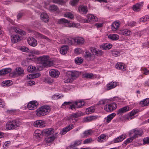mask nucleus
Here are the masks:
<instances>
[{"label": "nucleus", "mask_w": 149, "mask_h": 149, "mask_svg": "<svg viewBox=\"0 0 149 149\" xmlns=\"http://www.w3.org/2000/svg\"><path fill=\"white\" fill-rule=\"evenodd\" d=\"M68 73L69 76L73 80L78 77L80 74L79 72L75 70L70 71Z\"/></svg>", "instance_id": "nucleus-11"}, {"label": "nucleus", "mask_w": 149, "mask_h": 149, "mask_svg": "<svg viewBox=\"0 0 149 149\" xmlns=\"http://www.w3.org/2000/svg\"><path fill=\"white\" fill-rule=\"evenodd\" d=\"M40 18L42 20L45 22H47L49 19L48 15L45 13H42L41 14Z\"/></svg>", "instance_id": "nucleus-23"}, {"label": "nucleus", "mask_w": 149, "mask_h": 149, "mask_svg": "<svg viewBox=\"0 0 149 149\" xmlns=\"http://www.w3.org/2000/svg\"><path fill=\"white\" fill-rule=\"evenodd\" d=\"M143 132L141 130H138L136 129L132 130L130 131L129 134L130 136L133 134V136L136 139L141 136Z\"/></svg>", "instance_id": "nucleus-4"}, {"label": "nucleus", "mask_w": 149, "mask_h": 149, "mask_svg": "<svg viewBox=\"0 0 149 149\" xmlns=\"http://www.w3.org/2000/svg\"><path fill=\"white\" fill-rule=\"evenodd\" d=\"M22 37L18 35H13L11 36V41L13 43H15L21 40Z\"/></svg>", "instance_id": "nucleus-16"}, {"label": "nucleus", "mask_w": 149, "mask_h": 149, "mask_svg": "<svg viewBox=\"0 0 149 149\" xmlns=\"http://www.w3.org/2000/svg\"><path fill=\"white\" fill-rule=\"evenodd\" d=\"M36 68L34 66L29 65L27 68V71L30 72H36Z\"/></svg>", "instance_id": "nucleus-41"}, {"label": "nucleus", "mask_w": 149, "mask_h": 149, "mask_svg": "<svg viewBox=\"0 0 149 149\" xmlns=\"http://www.w3.org/2000/svg\"><path fill=\"white\" fill-rule=\"evenodd\" d=\"M120 23L117 21L114 22L111 25V29L113 31H116L119 27Z\"/></svg>", "instance_id": "nucleus-27"}, {"label": "nucleus", "mask_w": 149, "mask_h": 149, "mask_svg": "<svg viewBox=\"0 0 149 149\" xmlns=\"http://www.w3.org/2000/svg\"><path fill=\"white\" fill-rule=\"evenodd\" d=\"M83 61V59L81 57H77L75 59V63L78 64H81Z\"/></svg>", "instance_id": "nucleus-48"}, {"label": "nucleus", "mask_w": 149, "mask_h": 149, "mask_svg": "<svg viewBox=\"0 0 149 149\" xmlns=\"http://www.w3.org/2000/svg\"><path fill=\"white\" fill-rule=\"evenodd\" d=\"M15 71L10 73V77H15L24 74L23 69L19 67H17L15 69Z\"/></svg>", "instance_id": "nucleus-3"}, {"label": "nucleus", "mask_w": 149, "mask_h": 149, "mask_svg": "<svg viewBox=\"0 0 149 149\" xmlns=\"http://www.w3.org/2000/svg\"><path fill=\"white\" fill-rule=\"evenodd\" d=\"M50 111L49 106H42L36 111V114L39 117H40L47 115Z\"/></svg>", "instance_id": "nucleus-1"}, {"label": "nucleus", "mask_w": 149, "mask_h": 149, "mask_svg": "<svg viewBox=\"0 0 149 149\" xmlns=\"http://www.w3.org/2000/svg\"><path fill=\"white\" fill-rule=\"evenodd\" d=\"M14 29L16 33H18L22 36L25 35L26 34V33L24 31L18 28L15 27Z\"/></svg>", "instance_id": "nucleus-42"}, {"label": "nucleus", "mask_w": 149, "mask_h": 149, "mask_svg": "<svg viewBox=\"0 0 149 149\" xmlns=\"http://www.w3.org/2000/svg\"><path fill=\"white\" fill-rule=\"evenodd\" d=\"M142 6V3H137L133 6L132 9L134 11H139Z\"/></svg>", "instance_id": "nucleus-24"}, {"label": "nucleus", "mask_w": 149, "mask_h": 149, "mask_svg": "<svg viewBox=\"0 0 149 149\" xmlns=\"http://www.w3.org/2000/svg\"><path fill=\"white\" fill-rule=\"evenodd\" d=\"M63 96L61 95H59L58 94H56L53 95L52 98L54 99H58L61 97H63Z\"/></svg>", "instance_id": "nucleus-57"}, {"label": "nucleus", "mask_w": 149, "mask_h": 149, "mask_svg": "<svg viewBox=\"0 0 149 149\" xmlns=\"http://www.w3.org/2000/svg\"><path fill=\"white\" fill-rule=\"evenodd\" d=\"M38 59L40 61L42 65L44 67H50L53 64L52 62L50 60L49 57L48 56H40L38 58Z\"/></svg>", "instance_id": "nucleus-2"}, {"label": "nucleus", "mask_w": 149, "mask_h": 149, "mask_svg": "<svg viewBox=\"0 0 149 149\" xmlns=\"http://www.w3.org/2000/svg\"><path fill=\"white\" fill-rule=\"evenodd\" d=\"M55 137L54 135L47 136L45 139V141L47 143H49L53 141Z\"/></svg>", "instance_id": "nucleus-34"}, {"label": "nucleus", "mask_w": 149, "mask_h": 149, "mask_svg": "<svg viewBox=\"0 0 149 149\" xmlns=\"http://www.w3.org/2000/svg\"><path fill=\"white\" fill-rule=\"evenodd\" d=\"M141 70L144 74L146 75L149 74V70L146 68L141 69Z\"/></svg>", "instance_id": "nucleus-59"}, {"label": "nucleus", "mask_w": 149, "mask_h": 149, "mask_svg": "<svg viewBox=\"0 0 149 149\" xmlns=\"http://www.w3.org/2000/svg\"><path fill=\"white\" fill-rule=\"evenodd\" d=\"M117 82H111L109 83L107 85V89L109 90L115 88L117 86Z\"/></svg>", "instance_id": "nucleus-21"}, {"label": "nucleus", "mask_w": 149, "mask_h": 149, "mask_svg": "<svg viewBox=\"0 0 149 149\" xmlns=\"http://www.w3.org/2000/svg\"><path fill=\"white\" fill-rule=\"evenodd\" d=\"M79 13L82 14H86L88 11L87 7L86 6H80L78 8Z\"/></svg>", "instance_id": "nucleus-15"}, {"label": "nucleus", "mask_w": 149, "mask_h": 149, "mask_svg": "<svg viewBox=\"0 0 149 149\" xmlns=\"http://www.w3.org/2000/svg\"><path fill=\"white\" fill-rule=\"evenodd\" d=\"M2 85L4 87L6 86H9V81L8 80L7 81H4L2 82Z\"/></svg>", "instance_id": "nucleus-58"}, {"label": "nucleus", "mask_w": 149, "mask_h": 149, "mask_svg": "<svg viewBox=\"0 0 149 149\" xmlns=\"http://www.w3.org/2000/svg\"><path fill=\"white\" fill-rule=\"evenodd\" d=\"M112 47V45L110 43H106L102 44L100 46V48L102 49L108 50Z\"/></svg>", "instance_id": "nucleus-26"}, {"label": "nucleus", "mask_w": 149, "mask_h": 149, "mask_svg": "<svg viewBox=\"0 0 149 149\" xmlns=\"http://www.w3.org/2000/svg\"><path fill=\"white\" fill-rule=\"evenodd\" d=\"M86 17L89 22L90 21L95 22L97 20V18L96 16L91 14H88Z\"/></svg>", "instance_id": "nucleus-28"}, {"label": "nucleus", "mask_w": 149, "mask_h": 149, "mask_svg": "<svg viewBox=\"0 0 149 149\" xmlns=\"http://www.w3.org/2000/svg\"><path fill=\"white\" fill-rule=\"evenodd\" d=\"M9 146V141H7L4 143L3 147L4 149H8Z\"/></svg>", "instance_id": "nucleus-63"}, {"label": "nucleus", "mask_w": 149, "mask_h": 149, "mask_svg": "<svg viewBox=\"0 0 149 149\" xmlns=\"http://www.w3.org/2000/svg\"><path fill=\"white\" fill-rule=\"evenodd\" d=\"M95 110V108L93 107H91L86 109V112L87 114H89L93 113Z\"/></svg>", "instance_id": "nucleus-47"}, {"label": "nucleus", "mask_w": 149, "mask_h": 149, "mask_svg": "<svg viewBox=\"0 0 149 149\" xmlns=\"http://www.w3.org/2000/svg\"><path fill=\"white\" fill-rule=\"evenodd\" d=\"M117 69L121 70L123 71H124L126 70V67L124 64L122 63H118L116 65Z\"/></svg>", "instance_id": "nucleus-32"}, {"label": "nucleus", "mask_w": 149, "mask_h": 149, "mask_svg": "<svg viewBox=\"0 0 149 149\" xmlns=\"http://www.w3.org/2000/svg\"><path fill=\"white\" fill-rule=\"evenodd\" d=\"M38 105V102L35 101H31L27 104L28 109L30 110H33L37 108Z\"/></svg>", "instance_id": "nucleus-7"}, {"label": "nucleus", "mask_w": 149, "mask_h": 149, "mask_svg": "<svg viewBox=\"0 0 149 149\" xmlns=\"http://www.w3.org/2000/svg\"><path fill=\"white\" fill-rule=\"evenodd\" d=\"M134 139H135L133 136L128 138L125 141V143L127 144L128 143L131 142Z\"/></svg>", "instance_id": "nucleus-60"}, {"label": "nucleus", "mask_w": 149, "mask_h": 149, "mask_svg": "<svg viewBox=\"0 0 149 149\" xmlns=\"http://www.w3.org/2000/svg\"><path fill=\"white\" fill-rule=\"evenodd\" d=\"M82 76L83 77L90 79L93 77V74L92 73H85L83 74Z\"/></svg>", "instance_id": "nucleus-50"}, {"label": "nucleus", "mask_w": 149, "mask_h": 149, "mask_svg": "<svg viewBox=\"0 0 149 149\" xmlns=\"http://www.w3.org/2000/svg\"><path fill=\"white\" fill-rule=\"evenodd\" d=\"M84 54V57L88 61L93 60L95 58V56L93 54H92L88 51L85 52Z\"/></svg>", "instance_id": "nucleus-10"}, {"label": "nucleus", "mask_w": 149, "mask_h": 149, "mask_svg": "<svg viewBox=\"0 0 149 149\" xmlns=\"http://www.w3.org/2000/svg\"><path fill=\"white\" fill-rule=\"evenodd\" d=\"M93 133V132L91 130H87L83 133V136L86 137L88 136L91 135Z\"/></svg>", "instance_id": "nucleus-45"}, {"label": "nucleus", "mask_w": 149, "mask_h": 149, "mask_svg": "<svg viewBox=\"0 0 149 149\" xmlns=\"http://www.w3.org/2000/svg\"><path fill=\"white\" fill-rule=\"evenodd\" d=\"M117 107V106L116 104L115 103H113L111 104H109L108 105H105L104 107V109L107 112H111L114 110Z\"/></svg>", "instance_id": "nucleus-6"}, {"label": "nucleus", "mask_w": 149, "mask_h": 149, "mask_svg": "<svg viewBox=\"0 0 149 149\" xmlns=\"http://www.w3.org/2000/svg\"><path fill=\"white\" fill-rule=\"evenodd\" d=\"M85 102L83 100H80L75 102V104L76 105L77 108H80L83 106L85 104Z\"/></svg>", "instance_id": "nucleus-29"}, {"label": "nucleus", "mask_w": 149, "mask_h": 149, "mask_svg": "<svg viewBox=\"0 0 149 149\" xmlns=\"http://www.w3.org/2000/svg\"><path fill=\"white\" fill-rule=\"evenodd\" d=\"M72 40L74 43L79 45H82L85 42L84 39L81 37L74 38H72Z\"/></svg>", "instance_id": "nucleus-12"}, {"label": "nucleus", "mask_w": 149, "mask_h": 149, "mask_svg": "<svg viewBox=\"0 0 149 149\" xmlns=\"http://www.w3.org/2000/svg\"><path fill=\"white\" fill-rule=\"evenodd\" d=\"M9 72V68H5L0 70V76H4L8 74Z\"/></svg>", "instance_id": "nucleus-39"}, {"label": "nucleus", "mask_w": 149, "mask_h": 149, "mask_svg": "<svg viewBox=\"0 0 149 149\" xmlns=\"http://www.w3.org/2000/svg\"><path fill=\"white\" fill-rule=\"evenodd\" d=\"M30 53L31 54V55L33 56L34 55H39L40 53L39 51L38 50H31Z\"/></svg>", "instance_id": "nucleus-52"}, {"label": "nucleus", "mask_w": 149, "mask_h": 149, "mask_svg": "<svg viewBox=\"0 0 149 149\" xmlns=\"http://www.w3.org/2000/svg\"><path fill=\"white\" fill-rule=\"evenodd\" d=\"M42 132L39 130H36L34 133V138L37 139H39L41 136Z\"/></svg>", "instance_id": "nucleus-35"}, {"label": "nucleus", "mask_w": 149, "mask_h": 149, "mask_svg": "<svg viewBox=\"0 0 149 149\" xmlns=\"http://www.w3.org/2000/svg\"><path fill=\"white\" fill-rule=\"evenodd\" d=\"M140 104L141 107L146 106L149 105V98L146 99L140 102Z\"/></svg>", "instance_id": "nucleus-38"}, {"label": "nucleus", "mask_w": 149, "mask_h": 149, "mask_svg": "<svg viewBox=\"0 0 149 149\" xmlns=\"http://www.w3.org/2000/svg\"><path fill=\"white\" fill-rule=\"evenodd\" d=\"M58 22L59 24H67L65 25L66 27H74L76 26L74 23H70V21L65 18H62L58 20Z\"/></svg>", "instance_id": "nucleus-5"}, {"label": "nucleus", "mask_w": 149, "mask_h": 149, "mask_svg": "<svg viewBox=\"0 0 149 149\" xmlns=\"http://www.w3.org/2000/svg\"><path fill=\"white\" fill-rule=\"evenodd\" d=\"M142 32L141 31H139L138 32H136L134 33V35L137 38H139L142 35Z\"/></svg>", "instance_id": "nucleus-64"}, {"label": "nucleus", "mask_w": 149, "mask_h": 149, "mask_svg": "<svg viewBox=\"0 0 149 149\" xmlns=\"http://www.w3.org/2000/svg\"><path fill=\"white\" fill-rule=\"evenodd\" d=\"M107 137L105 134H102L98 137L97 141L100 142H103L106 140Z\"/></svg>", "instance_id": "nucleus-44"}, {"label": "nucleus", "mask_w": 149, "mask_h": 149, "mask_svg": "<svg viewBox=\"0 0 149 149\" xmlns=\"http://www.w3.org/2000/svg\"><path fill=\"white\" fill-rule=\"evenodd\" d=\"M20 50L22 51L25 52H29L30 51L28 48L25 47H22L20 48Z\"/></svg>", "instance_id": "nucleus-61"}, {"label": "nucleus", "mask_w": 149, "mask_h": 149, "mask_svg": "<svg viewBox=\"0 0 149 149\" xmlns=\"http://www.w3.org/2000/svg\"><path fill=\"white\" fill-rule=\"evenodd\" d=\"M73 80L72 79L71 77H70L68 73L65 77V78L64 79V82L65 83H68L72 82Z\"/></svg>", "instance_id": "nucleus-40"}, {"label": "nucleus", "mask_w": 149, "mask_h": 149, "mask_svg": "<svg viewBox=\"0 0 149 149\" xmlns=\"http://www.w3.org/2000/svg\"><path fill=\"white\" fill-rule=\"evenodd\" d=\"M131 109L128 106H125L121 108L117 111V114L121 115L123 113L130 110Z\"/></svg>", "instance_id": "nucleus-14"}, {"label": "nucleus", "mask_w": 149, "mask_h": 149, "mask_svg": "<svg viewBox=\"0 0 149 149\" xmlns=\"http://www.w3.org/2000/svg\"><path fill=\"white\" fill-rule=\"evenodd\" d=\"M136 113V111L134 110L132 111L130 113V115L127 117L128 119H131L133 118L134 116Z\"/></svg>", "instance_id": "nucleus-49"}, {"label": "nucleus", "mask_w": 149, "mask_h": 149, "mask_svg": "<svg viewBox=\"0 0 149 149\" xmlns=\"http://www.w3.org/2000/svg\"><path fill=\"white\" fill-rule=\"evenodd\" d=\"M53 1L54 3L61 4H63L65 3V1L63 0H53Z\"/></svg>", "instance_id": "nucleus-55"}, {"label": "nucleus", "mask_w": 149, "mask_h": 149, "mask_svg": "<svg viewBox=\"0 0 149 149\" xmlns=\"http://www.w3.org/2000/svg\"><path fill=\"white\" fill-rule=\"evenodd\" d=\"M20 125V123L17 120H10V130L15 129Z\"/></svg>", "instance_id": "nucleus-9"}, {"label": "nucleus", "mask_w": 149, "mask_h": 149, "mask_svg": "<svg viewBox=\"0 0 149 149\" xmlns=\"http://www.w3.org/2000/svg\"><path fill=\"white\" fill-rule=\"evenodd\" d=\"M27 41L29 45L33 47L36 46L38 44L37 41L31 37L28 38Z\"/></svg>", "instance_id": "nucleus-13"}, {"label": "nucleus", "mask_w": 149, "mask_h": 149, "mask_svg": "<svg viewBox=\"0 0 149 149\" xmlns=\"http://www.w3.org/2000/svg\"><path fill=\"white\" fill-rule=\"evenodd\" d=\"M122 34L125 36H130L132 34L131 31L127 29H125L122 31Z\"/></svg>", "instance_id": "nucleus-43"}, {"label": "nucleus", "mask_w": 149, "mask_h": 149, "mask_svg": "<svg viewBox=\"0 0 149 149\" xmlns=\"http://www.w3.org/2000/svg\"><path fill=\"white\" fill-rule=\"evenodd\" d=\"M58 9V7L56 5H52L50 6L49 9L51 11H56Z\"/></svg>", "instance_id": "nucleus-54"}, {"label": "nucleus", "mask_w": 149, "mask_h": 149, "mask_svg": "<svg viewBox=\"0 0 149 149\" xmlns=\"http://www.w3.org/2000/svg\"><path fill=\"white\" fill-rule=\"evenodd\" d=\"M81 140H78L75 141L74 142L73 144H72L70 145V147L73 148L76 146H79L81 143Z\"/></svg>", "instance_id": "nucleus-51"}, {"label": "nucleus", "mask_w": 149, "mask_h": 149, "mask_svg": "<svg viewBox=\"0 0 149 149\" xmlns=\"http://www.w3.org/2000/svg\"><path fill=\"white\" fill-rule=\"evenodd\" d=\"M79 0H72L70 2V4L72 6H75L78 2Z\"/></svg>", "instance_id": "nucleus-62"}, {"label": "nucleus", "mask_w": 149, "mask_h": 149, "mask_svg": "<svg viewBox=\"0 0 149 149\" xmlns=\"http://www.w3.org/2000/svg\"><path fill=\"white\" fill-rule=\"evenodd\" d=\"M125 135L122 134L118 138L115 139L114 140V143H117L121 142L125 138Z\"/></svg>", "instance_id": "nucleus-37"}, {"label": "nucleus", "mask_w": 149, "mask_h": 149, "mask_svg": "<svg viewBox=\"0 0 149 149\" xmlns=\"http://www.w3.org/2000/svg\"><path fill=\"white\" fill-rule=\"evenodd\" d=\"M97 118L96 116H91L84 118L83 119V122H89Z\"/></svg>", "instance_id": "nucleus-36"}, {"label": "nucleus", "mask_w": 149, "mask_h": 149, "mask_svg": "<svg viewBox=\"0 0 149 149\" xmlns=\"http://www.w3.org/2000/svg\"><path fill=\"white\" fill-rule=\"evenodd\" d=\"M34 34L36 37L38 39H45L49 42H51V40L45 36L38 32H35Z\"/></svg>", "instance_id": "nucleus-17"}, {"label": "nucleus", "mask_w": 149, "mask_h": 149, "mask_svg": "<svg viewBox=\"0 0 149 149\" xmlns=\"http://www.w3.org/2000/svg\"><path fill=\"white\" fill-rule=\"evenodd\" d=\"M74 127L73 124L67 126L63 128L62 131H61L60 133L61 134H64L66 133L67 132L72 129Z\"/></svg>", "instance_id": "nucleus-18"}, {"label": "nucleus", "mask_w": 149, "mask_h": 149, "mask_svg": "<svg viewBox=\"0 0 149 149\" xmlns=\"http://www.w3.org/2000/svg\"><path fill=\"white\" fill-rule=\"evenodd\" d=\"M79 116L77 114L75 113L72 114L70 117L69 121L71 123L75 122L77 121V118Z\"/></svg>", "instance_id": "nucleus-20"}, {"label": "nucleus", "mask_w": 149, "mask_h": 149, "mask_svg": "<svg viewBox=\"0 0 149 149\" xmlns=\"http://www.w3.org/2000/svg\"><path fill=\"white\" fill-rule=\"evenodd\" d=\"M120 54V52L116 50H113L112 52V55L113 56L116 57L118 56Z\"/></svg>", "instance_id": "nucleus-53"}, {"label": "nucleus", "mask_w": 149, "mask_h": 149, "mask_svg": "<svg viewBox=\"0 0 149 149\" xmlns=\"http://www.w3.org/2000/svg\"><path fill=\"white\" fill-rule=\"evenodd\" d=\"M43 132L46 135L49 136L53 135L54 132V130L52 128L47 129L45 130Z\"/></svg>", "instance_id": "nucleus-25"}, {"label": "nucleus", "mask_w": 149, "mask_h": 149, "mask_svg": "<svg viewBox=\"0 0 149 149\" xmlns=\"http://www.w3.org/2000/svg\"><path fill=\"white\" fill-rule=\"evenodd\" d=\"M33 126L35 127L42 128L45 126V122L42 120H37L34 122Z\"/></svg>", "instance_id": "nucleus-8"}, {"label": "nucleus", "mask_w": 149, "mask_h": 149, "mask_svg": "<svg viewBox=\"0 0 149 149\" xmlns=\"http://www.w3.org/2000/svg\"><path fill=\"white\" fill-rule=\"evenodd\" d=\"M68 49V47L67 45H63L62 46L60 49V52L62 54H66Z\"/></svg>", "instance_id": "nucleus-30"}, {"label": "nucleus", "mask_w": 149, "mask_h": 149, "mask_svg": "<svg viewBox=\"0 0 149 149\" xmlns=\"http://www.w3.org/2000/svg\"><path fill=\"white\" fill-rule=\"evenodd\" d=\"M108 38L112 40H118L119 38V36L116 34H111L108 36Z\"/></svg>", "instance_id": "nucleus-33"}, {"label": "nucleus", "mask_w": 149, "mask_h": 149, "mask_svg": "<svg viewBox=\"0 0 149 149\" xmlns=\"http://www.w3.org/2000/svg\"><path fill=\"white\" fill-rule=\"evenodd\" d=\"M143 142L144 145L149 144V136L143 139Z\"/></svg>", "instance_id": "nucleus-56"}, {"label": "nucleus", "mask_w": 149, "mask_h": 149, "mask_svg": "<svg viewBox=\"0 0 149 149\" xmlns=\"http://www.w3.org/2000/svg\"><path fill=\"white\" fill-rule=\"evenodd\" d=\"M50 75L53 77H57L60 74L59 72L57 70L52 69L49 72Z\"/></svg>", "instance_id": "nucleus-19"}, {"label": "nucleus", "mask_w": 149, "mask_h": 149, "mask_svg": "<svg viewBox=\"0 0 149 149\" xmlns=\"http://www.w3.org/2000/svg\"><path fill=\"white\" fill-rule=\"evenodd\" d=\"M116 114L114 113H113L109 115L105 118V121L106 123H109L111 120L115 116Z\"/></svg>", "instance_id": "nucleus-31"}, {"label": "nucleus", "mask_w": 149, "mask_h": 149, "mask_svg": "<svg viewBox=\"0 0 149 149\" xmlns=\"http://www.w3.org/2000/svg\"><path fill=\"white\" fill-rule=\"evenodd\" d=\"M90 50L92 53H94L95 55L97 56L102 55V53L101 50L96 49L95 48L93 47H91L90 48Z\"/></svg>", "instance_id": "nucleus-22"}, {"label": "nucleus", "mask_w": 149, "mask_h": 149, "mask_svg": "<svg viewBox=\"0 0 149 149\" xmlns=\"http://www.w3.org/2000/svg\"><path fill=\"white\" fill-rule=\"evenodd\" d=\"M64 16L65 17L71 19L74 18V15L71 12H67L64 15Z\"/></svg>", "instance_id": "nucleus-46"}]
</instances>
